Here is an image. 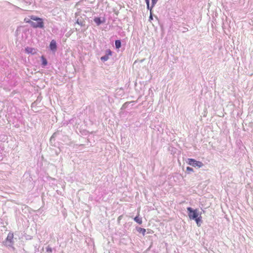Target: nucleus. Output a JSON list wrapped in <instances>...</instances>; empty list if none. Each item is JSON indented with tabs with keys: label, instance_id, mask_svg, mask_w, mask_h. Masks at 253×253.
<instances>
[{
	"label": "nucleus",
	"instance_id": "f257e3e1",
	"mask_svg": "<svg viewBox=\"0 0 253 253\" xmlns=\"http://www.w3.org/2000/svg\"><path fill=\"white\" fill-rule=\"evenodd\" d=\"M30 19L33 20L31 22V26L34 28H42L44 27L43 20L34 15L30 16Z\"/></svg>",
	"mask_w": 253,
	"mask_h": 253
},
{
	"label": "nucleus",
	"instance_id": "f03ea898",
	"mask_svg": "<svg viewBox=\"0 0 253 253\" xmlns=\"http://www.w3.org/2000/svg\"><path fill=\"white\" fill-rule=\"evenodd\" d=\"M187 211H188V216L190 219L194 220L197 217L199 214L198 212V210L197 209L193 210L191 208H187Z\"/></svg>",
	"mask_w": 253,
	"mask_h": 253
},
{
	"label": "nucleus",
	"instance_id": "7ed1b4c3",
	"mask_svg": "<svg viewBox=\"0 0 253 253\" xmlns=\"http://www.w3.org/2000/svg\"><path fill=\"white\" fill-rule=\"evenodd\" d=\"M188 164L189 165L192 166L193 167H197L198 168H201L204 165L202 162L197 161L194 159H188Z\"/></svg>",
	"mask_w": 253,
	"mask_h": 253
},
{
	"label": "nucleus",
	"instance_id": "20e7f679",
	"mask_svg": "<svg viewBox=\"0 0 253 253\" xmlns=\"http://www.w3.org/2000/svg\"><path fill=\"white\" fill-rule=\"evenodd\" d=\"M13 237L14 235L12 233H9L6 240L5 241V244L7 246H12L13 244Z\"/></svg>",
	"mask_w": 253,
	"mask_h": 253
},
{
	"label": "nucleus",
	"instance_id": "39448f33",
	"mask_svg": "<svg viewBox=\"0 0 253 253\" xmlns=\"http://www.w3.org/2000/svg\"><path fill=\"white\" fill-rule=\"evenodd\" d=\"M112 55V52L110 49L106 51V54L105 55L101 57V60L103 61H106L109 58V56Z\"/></svg>",
	"mask_w": 253,
	"mask_h": 253
},
{
	"label": "nucleus",
	"instance_id": "423d86ee",
	"mask_svg": "<svg viewBox=\"0 0 253 253\" xmlns=\"http://www.w3.org/2000/svg\"><path fill=\"white\" fill-rule=\"evenodd\" d=\"M49 48L51 50L55 52L56 50L57 46L56 42L54 40H52L50 43Z\"/></svg>",
	"mask_w": 253,
	"mask_h": 253
},
{
	"label": "nucleus",
	"instance_id": "0eeeda50",
	"mask_svg": "<svg viewBox=\"0 0 253 253\" xmlns=\"http://www.w3.org/2000/svg\"><path fill=\"white\" fill-rule=\"evenodd\" d=\"M25 51L28 54H35L36 53V49L33 47H27L25 48Z\"/></svg>",
	"mask_w": 253,
	"mask_h": 253
},
{
	"label": "nucleus",
	"instance_id": "6e6552de",
	"mask_svg": "<svg viewBox=\"0 0 253 253\" xmlns=\"http://www.w3.org/2000/svg\"><path fill=\"white\" fill-rule=\"evenodd\" d=\"M194 220H195L198 226L199 227L201 226V222L202 221V216L201 215L199 216H198L197 217H196V219H194Z\"/></svg>",
	"mask_w": 253,
	"mask_h": 253
},
{
	"label": "nucleus",
	"instance_id": "1a4fd4ad",
	"mask_svg": "<svg viewBox=\"0 0 253 253\" xmlns=\"http://www.w3.org/2000/svg\"><path fill=\"white\" fill-rule=\"evenodd\" d=\"M137 231L138 232L142 233V234L143 236H144L145 234L146 229L144 228H141V227H138V228H137Z\"/></svg>",
	"mask_w": 253,
	"mask_h": 253
},
{
	"label": "nucleus",
	"instance_id": "9d476101",
	"mask_svg": "<svg viewBox=\"0 0 253 253\" xmlns=\"http://www.w3.org/2000/svg\"><path fill=\"white\" fill-rule=\"evenodd\" d=\"M134 220L139 224H141L142 223V219L139 217L138 216L134 218Z\"/></svg>",
	"mask_w": 253,
	"mask_h": 253
},
{
	"label": "nucleus",
	"instance_id": "9b49d317",
	"mask_svg": "<svg viewBox=\"0 0 253 253\" xmlns=\"http://www.w3.org/2000/svg\"><path fill=\"white\" fill-rule=\"evenodd\" d=\"M41 59H42V65L43 66H45L46 65H47V61L46 59H45V58L43 56H42Z\"/></svg>",
	"mask_w": 253,
	"mask_h": 253
},
{
	"label": "nucleus",
	"instance_id": "f8f14e48",
	"mask_svg": "<svg viewBox=\"0 0 253 253\" xmlns=\"http://www.w3.org/2000/svg\"><path fill=\"white\" fill-rule=\"evenodd\" d=\"M115 46L118 49L121 47V42L120 40H116L115 41Z\"/></svg>",
	"mask_w": 253,
	"mask_h": 253
},
{
	"label": "nucleus",
	"instance_id": "ddd939ff",
	"mask_svg": "<svg viewBox=\"0 0 253 253\" xmlns=\"http://www.w3.org/2000/svg\"><path fill=\"white\" fill-rule=\"evenodd\" d=\"M94 21L97 24V25H100L101 23V19L99 17H95L94 19Z\"/></svg>",
	"mask_w": 253,
	"mask_h": 253
},
{
	"label": "nucleus",
	"instance_id": "4468645a",
	"mask_svg": "<svg viewBox=\"0 0 253 253\" xmlns=\"http://www.w3.org/2000/svg\"><path fill=\"white\" fill-rule=\"evenodd\" d=\"M33 20H32L31 19H29L28 18H25L24 19V21L26 23H29L31 25V22Z\"/></svg>",
	"mask_w": 253,
	"mask_h": 253
},
{
	"label": "nucleus",
	"instance_id": "2eb2a0df",
	"mask_svg": "<svg viewBox=\"0 0 253 253\" xmlns=\"http://www.w3.org/2000/svg\"><path fill=\"white\" fill-rule=\"evenodd\" d=\"M46 252L48 253H51L52 252V249L49 247L48 246L46 248Z\"/></svg>",
	"mask_w": 253,
	"mask_h": 253
},
{
	"label": "nucleus",
	"instance_id": "dca6fc26",
	"mask_svg": "<svg viewBox=\"0 0 253 253\" xmlns=\"http://www.w3.org/2000/svg\"><path fill=\"white\" fill-rule=\"evenodd\" d=\"M158 0H152V7H153L157 2Z\"/></svg>",
	"mask_w": 253,
	"mask_h": 253
},
{
	"label": "nucleus",
	"instance_id": "f3484780",
	"mask_svg": "<svg viewBox=\"0 0 253 253\" xmlns=\"http://www.w3.org/2000/svg\"><path fill=\"white\" fill-rule=\"evenodd\" d=\"M186 170L189 172H192L193 171V169L190 167H187L186 168Z\"/></svg>",
	"mask_w": 253,
	"mask_h": 253
},
{
	"label": "nucleus",
	"instance_id": "a211bd4d",
	"mask_svg": "<svg viewBox=\"0 0 253 253\" xmlns=\"http://www.w3.org/2000/svg\"><path fill=\"white\" fill-rule=\"evenodd\" d=\"M148 9H149V0H145Z\"/></svg>",
	"mask_w": 253,
	"mask_h": 253
},
{
	"label": "nucleus",
	"instance_id": "6ab92c4d",
	"mask_svg": "<svg viewBox=\"0 0 253 253\" xmlns=\"http://www.w3.org/2000/svg\"><path fill=\"white\" fill-rule=\"evenodd\" d=\"M122 218V215H120V216H119L118 217V222H120V220H121Z\"/></svg>",
	"mask_w": 253,
	"mask_h": 253
},
{
	"label": "nucleus",
	"instance_id": "aec40b11",
	"mask_svg": "<svg viewBox=\"0 0 253 253\" xmlns=\"http://www.w3.org/2000/svg\"><path fill=\"white\" fill-rule=\"evenodd\" d=\"M150 19H152V15H150Z\"/></svg>",
	"mask_w": 253,
	"mask_h": 253
}]
</instances>
